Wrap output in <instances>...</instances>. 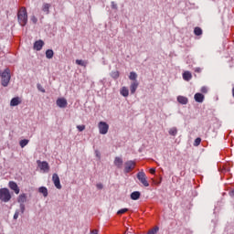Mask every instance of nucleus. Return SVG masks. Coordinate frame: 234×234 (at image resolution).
<instances>
[{"label":"nucleus","mask_w":234,"mask_h":234,"mask_svg":"<svg viewBox=\"0 0 234 234\" xmlns=\"http://www.w3.org/2000/svg\"><path fill=\"white\" fill-rule=\"evenodd\" d=\"M29 142H30V140H28V139H23L19 142V145L23 149V148L27 147V145H28Z\"/></svg>","instance_id":"obj_23"},{"label":"nucleus","mask_w":234,"mask_h":234,"mask_svg":"<svg viewBox=\"0 0 234 234\" xmlns=\"http://www.w3.org/2000/svg\"><path fill=\"white\" fill-rule=\"evenodd\" d=\"M38 192L43 195V197H48V189L45 186H41L38 188Z\"/></svg>","instance_id":"obj_22"},{"label":"nucleus","mask_w":234,"mask_h":234,"mask_svg":"<svg viewBox=\"0 0 234 234\" xmlns=\"http://www.w3.org/2000/svg\"><path fill=\"white\" fill-rule=\"evenodd\" d=\"M0 78L2 80V87H6L9 85L10 80H12V75H10V69L7 68L4 71L0 70Z\"/></svg>","instance_id":"obj_2"},{"label":"nucleus","mask_w":234,"mask_h":234,"mask_svg":"<svg viewBox=\"0 0 234 234\" xmlns=\"http://www.w3.org/2000/svg\"><path fill=\"white\" fill-rule=\"evenodd\" d=\"M21 210L19 209H16V212H15V215L13 217L14 220H17V218H19V213H20Z\"/></svg>","instance_id":"obj_34"},{"label":"nucleus","mask_w":234,"mask_h":234,"mask_svg":"<svg viewBox=\"0 0 234 234\" xmlns=\"http://www.w3.org/2000/svg\"><path fill=\"white\" fill-rule=\"evenodd\" d=\"M45 47V42L43 40H37L34 43L33 48L34 50H41Z\"/></svg>","instance_id":"obj_12"},{"label":"nucleus","mask_w":234,"mask_h":234,"mask_svg":"<svg viewBox=\"0 0 234 234\" xmlns=\"http://www.w3.org/2000/svg\"><path fill=\"white\" fill-rule=\"evenodd\" d=\"M113 164H114V165L117 166V169H122V167L123 165V159H122L121 157H115Z\"/></svg>","instance_id":"obj_13"},{"label":"nucleus","mask_w":234,"mask_h":234,"mask_svg":"<svg viewBox=\"0 0 234 234\" xmlns=\"http://www.w3.org/2000/svg\"><path fill=\"white\" fill-rule=\"evenodd\" d=\"M140 197H142V193H140V191H134L130 196L132 200H139Z\"/></svg>","instance_id":"obj_19"},{"label":"nucleus","mask_w":234,"mask_h":234,"mask_svg":"<svg viewBox=\"0 0 234 234\" xmlns=\"http://www.w3.org/2000/svg\"><path fill=\"white\" fill-rule=\"evenodd\" d=\"M204 98H205L204 94H202V93H196L194 96V100L197 103H202L204 101Z\"/></svg>","instance_id":"obj_18"},{"label":"nucleus","mask_w":234,"mask_h":234,"mask_svg":"<svg viewBox=\"0 0 234 234\" xmlns=\"http://www.w3.org/2000/svg\"><path fill=\"white\" fill-rule=\"evenodd\" d=\"M120 94L122 96H123L124 98H127V96H129V89H127V87L123 86L120 90Z\"/></svg>","instance_id":"obj_21"},{"label":"nucleus","mask_w":234,"mask_h":234,"mask_svg":"<svg viewBox=\"0 0 234 234\" xmlns=\"http://www.w3.org/2000/svg\"><path fill=\"white\" fill-rule=\"evenodd\" d=\"M111 6L112 10H118V4H116V2H111Z\"/></svg>","instance_id":"obj_32"},{"label":"nucleus","mask_w":234,"mask_h":234,"mask_svg":"<svg viewBox=\"0 0 234 234\" xmlns=\"http://www.w3.org/2000/svg\"><path fill=\"white\" fill-rule=\"evenodd\" d=\"M37 166L39 167L40 171L43 173H48L50 171V165L47 163V161H37Z\"/></svg>","instance_id":"obj_6"},{"label":"nucleus","mask_w":234,"mask_h":234,"mask_svg":"<svg viewBox=\"0 0 234 234\" xmlns=\"http://www.w3.org/2000/svg\"><path fill=\"white\" fill-rule=\"evenodd\" d=\"M193 75L189 71H185L183 73V80H185V81H191Z\"/></svg>","instance_id":"obj_20"},{"label":"nucleus","mask_w":234,"mask_h":234,"mask_svg":"<svg viewBox=\"0 0 234 234\" xmlns=\"http://www.w3.org/2000/svg\"><path fill=\"white\" fill-rule=\"evenodd\" d=\"M138 80H134L131 83L130 85V92L131 94H134V92H136V89H138Z\"/></svg>","instance_id":"obj_14"},{"label":"nucleus","mask_w":234,"mask_h":234,"mask_svg":"<svg viewBox=\"0 0 234 234\" xmlns=\"http://www.w3.org/2000/svg\"><path fill=\"white\" fill-rule=\"evenodd\" d=\"M17 19L20 27H27L28 23V13L27 7H21L17 12Z\"/></svg>","instance_id":"obj_1"},{"label":"nucleus","mask_w":234,"mask_h":234,"mask_svg":"<svg viewBox=\"0 0 234 234\" xmlns=\"http://www.w3.org/2000/svg\"><path fill=\"white\" fill-rule=\"evenodd\" d=\"M194 34L195 36H202L203 34L202 28H200L199 27H195Z\"/></svg>","instance_id":"obj_27"},{"label":"nucleus","mask_w":234,"mask_h":234,"mask_svg":"<svg viewBox=\"0 0 234 234\" xmlns=\"http://www.w3.org/2000/svg\"><path fill=\"white\" fill-rule=\"evenodd\" d=\"M137 178L144 186V187H149V182L147 181V177L145 176V173L139 172L137 174Z\"/></svg>","instance_id":"obj_7"},{"label":"nucleus","mask_w":234,"mask_h":234,"mask_svg":"<svg viewBox=\"0 0 234 234\" xmlns=\"http://www.w3.org/2000/svg\"><path fill=\"white\" fill-rule=\"evenodd\" d=\"M12 200V194L8 188H0V201L1 202H10Z\"/></svg>","instance_id":"obj_3"},{"label":"nucleus","mask_w":234,"mask_h":234,"mask_svg":"<svg viewBox=\"0 0 234 234\" xmlns=\"http://www.w3.org/2000/svg\"><path fill=\"white\" fill-rule=\"evenodd\" d=\"M76 64L80 65V67H87V61L82 59H77Z\"/></svg>","instance_id":"obj_28"},{"label":"nucleus","mask_w":234,"mask_h":234,"mask_svg":"<svg viewBox=\"0 0 234 234\" xmlns=\"http://www.w3.org/2000/svg\"><path fill=\"white\" fill-rule=\"evenodd\" d=\"M77 129L78 131H80V133H82V131L85 129V125L84 124L77 125Z\"/></svg>","instance_id":"obj_36"},{"label":"nucleus","mask_w":234,"mask_h":234,"mask_svg":"<svg viewBox=\"0 0 234 234\" xmlns=\"http://www.w3.org/2000/svg\"><path fill=\"white\" fill-rule=\"evenodd\" d=\"M160 230V228H158V226L154 227V229H151L147 234H156L158 233V231Z\"/></svg>","instance_id":"obj_29"},{"label":"nucleus","mask_w":234,"mask_h":234,"mask_svg":"<svg viewBox=\"0 0 234 234\" xmlns=\"http://www.w3.org/2000/svg\"><path fill=\"white\" fill-rule=\"evenodd\" d=\"M201 92H203V94L207 93V87L203 86V87L201 88Z\"/></svg>","instance_id":"obj_38"},{"label":"nucleus","mask_w":234,"mask_h":234,"mask_svg":"<svg viewBox=\"0 0 234 234\" xmlns=\"http://www.w3.org/2000/svg\"><path fill=\"white\" fill-rule=\"evenodd\" d=\"M46 58H47L48 59H52V58H54V50H52V49H48V50L46 51Z\"/></svg>","instance_id":"obj_24"},{"label":"nucleus","mask_w":234,"mask_h":234,"mask_svg":"<svg viewBox=\"0 0 234 234\" xmlns=\"http://www.w3.org/2000/svg\"><path fill=\"white\" fill-rule=\"evenodd\" d=\"M168 133L171 136H176V134H178V130L176 127H173L168 131Z\"/></svg>","instance_id":"obj_26"},{"label":"nucleus","mask_w":234,"mask_h":234,"mask_svg":"<svg viewBox=\"0 0 234 234\" xmlns=\"http://www.w3.org/2000/svg\"><path fill=\"white\" fill-rule=\"evenodd\" d=\"M95 154H96L97 158H101V154L98 151H95Z\"/></svg>","instance_id":"obj_41"},{"label":"nucleus","mask_w":234,"mask_h":234,"mask_svg":"<svg viewBox=\"0 0 234 234\" xmlns=\"http://www.w3.org/2000/svg\"><path fill=\"white\" fill-rule=\"evenodd\" d=\"M52 181L57 189H61V182L59 181V176H58V174H53Z\"/></svg>","instance_id":"obj_10"},{"label":"nucleus","mask_w":234,"mask_h":234,"mask_svg":"<svg viewBox=\"0 0 234 234\" xmlns=\"http://www.w3.org/2000/svg\"><path fill=\"white\" fill-rule=\"evenodd\" d=\"M21 103V99L19 97H15L10 101L11 107H17Z\"/></svg>","instance_id":"obj_17"},{"label":"nucleus","mask_w":234,"mask_h":234,"mask_svg":"<svg viewBox=\"0 0 234 234\" xmlns=\"http://www.w3.org/2000/svg\"><path fill=\"white\" fill-rule=\"evenodd\" d=\"M201 142H202V139H201L200 137H197V138L195 140V142H194V146H195V147H198V145H200Z\"/></svg>","instance_id":"obj_30"},{"label":"nucleus","mask_w":234,"mask_h":234,"mask_svg":"<svg viewBox=\"0 0 234 234\" xmlns=\"http://www.w3.org/2000/svg\"><path fill=\"white\" fill-rule=\"evenodd\" d=\"M177 101L178 103H181V105H187V103L189 102V100L187 99V97L179 95L177 96Z\"/></svg>","instance_id":"obj_15"},{"label":"nucleus","mask_w":234,"mask_h":234,"mask_svg":"<svg viewBox=\"0 0 234 234\" xmlns=\"http://www.w3.org/2000/svg\"><path fill=\"white\" fill-rule=\"evenodd\" d=\"M90 234H98V231L96 229H93V230L90 231Z\"/></svg>","instance_id":"obj_43"},{"label":"nucleus","mask_w":234,"mask_h":234,"mask_svg":"<svg viewBox=\"0 0 234 234\" xmlns=\"http://www.w3.org/2000/svg\"><path fill=\"white\" fill-rule=\"evenodd\" d=\"M98 128L100 134H107L109 133V124L105 122H100Z\"/></svg>","instance_id":"obj_5"},{"label":"nucleus","mask_w":234,"mask_h":234,"mask_svg":"<svg viewBox=\"0 0 234 234\" xmlns=\"http://www.w3.org/2000/svg\"><path fill=\"white\" fill-rule=\"evenodd\" d=\"M37 88L38 90H40V92H45V89L43 88V86H41V84H37Z\"/></svg>","instance_id":"obj_37"},{"label":"nucleus","mask_w":234,"mask_h":234,"mask_svg":"<svg viewBox=\"0 0 234 234\" xmlns=\"http://www.w3.org/2000/svg\"><path fill=\"white\" fill-rule=\"evenodd\" d=\"M50 4L48 3H44L42 5V12H44V14H46L47 16H48V14H50Z\"/></svg>","instance_id":"obj_16"},{"label":"nucleus","mask_w":234,"mask_h":234,"mask_svg":"<svg viewBox=\"0 0 234 234\" xmlns=\"http://www.w3.org/2000/svg\"><path fill=\"white\" fill-rule=\"evenodd\" d=\"M57 105L60 109H66V107L69 105V102L67 101V99H65V98H58L57 100Z\"/></svg>","instance_id":"obj_9"},{"label":"nucleus","mask_w":234,"mask_h":234,"mask_svg":"<svg viewBox=\"0 0 234 234\" xmlns=\"http://www.w3.org/2000/svg\"><path fill=\"white\" fill-rule=\"evenodd\" d=\"M134 167H136V163L134 161H127L124 164V173H131Z\"/></svg>","instance_id":"obj_8"},{"label":"nucleus","mask_w":234,"mask_h":234,"mask_svg":"<svg viewBox=\"0 0 234 234\" xmlns=\"http://www.w3.org/2000/svg\"><path fill=\"white\" fill-rule=\"evenodd\" d=\"M96 187H97V189H103V184L98 183V184L96 185Z\"/></svg>","instance_id":"obj_39"},{"label":"nucleus","mask_w":234,"mask_h":234,"mask_svg":"<svg viewBox=\"0 0 234 234\" xmlns=\"http://www.w3.org/2000/svg\"><path fill=\"white\" fill-rule=\"evenodd\" d=\"M232 96L234 98V87L232 88Z\"/></svg>","instance_id":"obj_44"},{"label":"nucleus","mask_w":234,"mask_h":234,"mask_svg":"<svg viewBox=\"0 0 234 234\" xmlns=\"http://www.w3.org/2000/svg\"><path fill=\"white\" fill-rule=\"evenodd\" d=\"M129 211V208H122L118 210L117 215H123V213H127Z\"/></svg>","instance_id":"obj_33"},{"label":"nucleus","mask_w":234,"mask_h":234,"mask_svg":"<svg viewBox=\"0 0 234 234\" xmlns=\"http://www.w3.org/2000/svg\"><path fill=\"white\" fill-rule=\"evenodd\" d=\"M112 77L113 78V80H118V78H120V72L119 71L112 72Z\"/></svg>","instance_id":"obj_31"},{"label":"nucleus","mask_w":234,"mask_h":234,"mask_svg":"<svg viewBox=\"0 0 234 234\" xmlns=\"http://www.w3.org/2000/svg\"><path fill=\"white\" fill-rule=\"evenodd\" d=\"M17 202L19 205V207H20V213L23 215L25 213V209H26V207H25V202H27V194H20L17 197Z\"/></svg>","instance_id":"obj_4"},{"label":"nucleus","mask_w":234,"mask_h":234,"mask_svg":"<svg viewBox=\"0 0 234 234\" xmlns=\"http://www.w3.org/2000/svg\"><path fill=\"white\" fill-rule=\"evenodd\" d=\"M195 72H202V69H201L200 68H197V69H195Z\"/></svg>","instance_id":"obj_42"},{"label":"nucleus","mask_w":234,"mask_h":234,"mask_svg":"<svg viewBox=\"0 0 234 234\" xmlns=\"http://www.w3.org/2000/svg\"><path fill=\"white\" fill-rule=\"evenodd\" d=\"M150 173H151V175H154L156 173V169L151 168Z\"/></svg>","instance_id":"obj_40"},{"label":"nucleus","mask_w":234,"mask_h":234,"mask_svg":"<svg viewBox=\"0 0 234 234\" xmlns=\"http://www.w3.org/2000/svg\"><path fill=\"white\" fill-rule=\"evenodd\" d=\"M10 189H12V191H15L16 195H19V186H17V183L14 182V181H10L8 184Z\"/></svg>","instance_id":"obj_11"},{"label":"nucleus","mask_w":234,"mask_h":234,"mask_svg":"<svg viewBox=\"0 0 234 234\" xmlns=\"http://www.w3.org/2000/svg\"><path fill=\"white\" fill-rule=\"evenodd\" d=\"M30 21H32V23L36 25V23H37V17H36V16H32Z\"/></svg>","instance_id":"obj_35"},{"label":"nucleus","mask_w":234,"mask_h":234,"mask_svg":"<svg viewBox=\"0 0 234 234\" xmlns=\"http://www.w3.org/2000/svg\"><path fill=\"white\" fill-rule=\"evenodd\" d=\"M137 78H138V74H136V72L134 71L130 72L129 80H131L132 81H136Z\"/></svg>","instance_id":"obj_25"}]
</instances>
